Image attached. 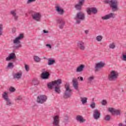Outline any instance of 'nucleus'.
<instances>
[{
    "label": "nucleus",
    "instance_id": "20",
    "mask_svg": "<svg viewBox=\"0 0 126 126\" xmlns=\"http://www.w3.org/2000/svg\"><path fill=\"white\" fill-rule=\"evenodd\" d=\"M85 68V65L83 64H81L78 66L76 69V72H82L83 70H84V68Z\"/></svg>",
    "mask_w": 126,
    "mask_h": 126
},
{
    "label": "nucleus",
    "instance_id": "23",
    "mask_svg": "<svg viewBox=\"0 0 126 126\" xmlns=\"http://www.w3.org/2000/svg\"><path fill=\"white\" fill-rule=\"evenodd\" d=\"M73 82V87H74V89L78 91V82L77 81V79H73L72 80Z\"/></svg>",
    "mask_w": 126,
    "mask_h": 126
},
{
    "label": "nucleus",
    "instance_id": "26",
    "mask_svg": "<svg viewBox=\"0 0 126 126\" xmlns=\"http://www.w3.org/2000/svg\"><path fill=\"white\" fill-rule=\"evenodd\" d=\"M77 121H78L80 123H84L86 121V120L83 119V117L80 116V115H78L76 117Z\"/></svg>",
    "mask_w": 126,
    "mask_h": 126
},
{
    "label": "nucleus",
    "instance_id": "34",
    "mask_svg": "<svg viewBox=\"0 0 126 126\" xmlns=\"http://www.w3.org/2000/svg\"><path fill=\"white\" fill-rule=\"evenodd\" d=\"M104 121L109 122V121H110V120H111V116L109 115H106V116L104 118Z\"/></svg>",
    "mask_w": 126,
    "mask_h": 126
},
{
    "label": "nucleus",
    "instance_id": "32",
    "mask_svg": "<svg viewBox=\"0 0 126 126\" xmlns=\"http://www.w3.org/2000/svg\"><path fill=\"white\" fill-rule=\"evenodd\" d=\"M33 59L36 63H40L41 62V58L38 56H34Z\"/></svg>",
    "mask_w": 126,
    "mask_h": 126
},
{
    "label": "nucleus",
    "instance_id": "17",
    "mask_svg": "<svg viewBox=\"0 0 126 126\" xmlns=\"http://www.w3.org/2000/svg\"><path fill=\"white\" fill-rule=\"evenodd\" d=\"M15 59H16V55H15V53H10L9 56L6 58V61H9Z\"/></svg>",
    "mask_w": 126,
    "mask_h": 126
},
{
    "label": "nucleus",
    "instance_id": "7",
    "mask_svg": "<svg viewBox=\"0 0 126 126\" xmlns=\"http://www.w3.org/2000/svg\"><path fill=\"white\" fill-rule=\"evenodd\" d=\"M106 63L103 62H100L98 63H97L94 67V70L95 72H98L99 70L100 69V68L104 67Z\"/></svg>",
    "mask_w": 126,
    "mask_h": 126
},
{
    "label": "nucleus",
    "instance_id": "31",
    "mask_svg": "<svg viewBox=\"0 0 126 126\" xmlns=\"http://www.w3.org/2000/svg\"><path fill=\"white\" fill-rule=\"evenodd\" d=\"M32 85H38L39 84V81H38V80L33 79L32 82Z\"/></svg>",
    "mask_w": 126,
    "mask_h": 126
},
{
    "label": "nucleus",
    "instance_id": "36",
    "mask_svg": "<svg viewBox=\"0 0 126 126\" xmlns=\"http://www.w3.org/2000/svg\"><path fill=\"white\" fill-rule=\"evenodd\" d=\"M5 101L7 102H6L7 106H11L12 103H11V102H10V99L9 98L6 99Z\"/></svg>",
    "mask_w": 126,
    "mask_h": 126
},
{
    "label": "nucleus",
    "instance_id": "9",
    "mask_svg": "<svg viewBox=\"0 0 126 126\" xmlns=\"http://www.w3.org/2000/svg\"><path fill=\"white\" fill-rule=\"evenodd\" d=\"M32 19L33 20H35L37 22H40V21H41L42 15H41V14L39 13H35L32 14Z\"/></svg>",
    "mask_w": 126,
    "mask_h": 126
},
{
    "label": "nucleus",
    "instance_id": "50",
    "mask_svg": "<svg viewBox=\"0 0 126 126\" xmlns=\"http://www.w3.org/2000/svg\"><path fill=\"white\" fill-rule=\"evenodd\" d=\"M80 79L81 81H83V77H80Z\"/></svg>",
    "mask_w": 126,
    "mask_h": 126
},
{
    "label": "nucleus",
    "instance_id": "12",
    "mask_svg": "<svg viewBox=\"0 0 126 126\" xmlns=\"http://www.w3.org/2000/svg\"><path fill=\"white\" fill-rule=\"evenodd\" d=\"M52 125L53 126H60V117L59 116L56 115L53 117Z\"/></svg>",
    "mask_w": 126,
    "mask_h": 126
},
{
    "label": "nucleus",
    "instance_id": "33",
    "mask_svg": "<svg viewBox=\"0 0 126 126\" xmlns=\"http://www.w3.org/2000/svg\"><path fill=\"white\" fill-rule=\"evenodd\" d=\"M102 39H103V36L101 35H98L96 37V40L97 41V42H101L102 41Z\"/></svg>",
    "mask_w": 126,
    "mask_h": 126
},
{
    "label": "nucleus",
    "instance_id": "29",
    "mask_svg": "<svg viewBox=\"0 0 126 126\" xmlns=\"http://www.w3.org/2000/svg\"><path fill=\"white\" fill-rule=\"evenodd\" d=\"M11 14L13 15L15 20L17 21L18 19V16L16 15V13H15V12L13 11H11Z\"/></svg>",
    "mask_w": 126,
    "mask_h": 126
},
{
    "label": "nucleus",
    "instance_id": "53",
    "mask_svg": "<svg viewBox=\"0 0 126 126\" xmlns=\"http://www.w3.org/2000/svg\"><path fill=\"white\" fill-rule=\"evenodd\" d=\"M43 70L45 71V69H43Z\"/></svg>",
    "mask_w": 126,
    "mask_h": 126
},
{
    "label": "nucleus",
    "instance_id": "16",
    "mask_svg": "<svg viewBox=\"0 0 126 126\" xmlns=\"http://www.w3.org/2000/svg\"><path fill=\"white\" fill-rule=\"evenodd\" d=\"M108 111L111 113L112 115H120L121 111L119 110H116L113 108H109Z\"/></svg>",
    "mask_w": 126,
    "mask_h": 126
},
{
    "label": "nucleus",
    "instance_id": "6",
    "mask_svg": "<svg viewBox=\"0 0 126 126\" xmlns=\"http://www.w3.org/2000/svg\"><path fill=\"white\" fill-rule=\"evenodd\" d=\"M84 2H85V0H78V3L75 5V8H76V10L80 11L82 9V6Z\"/></svg>",
    "mask_w": 126,
    "mask_h": 126
},
{
    "label": "nucleus",
    "instance_id": "46",
    "mask_svg": "<svg viewBox=\"0 0 126 126\" xmlns=\"http://www.w3.org/2000/svg\"><path fill=\"white\" fill-rule=\"evenodd\" d=\"M80 20H80V19L77 20L76 21V24H80V22H81V21H80Z\"/></svg>",
    "mask_w": 126,
    "mask_h": 126
},
{
    "label": "nucleus",
    "instance_id": "25",
    "mask_svg": "<svg viewBox=\"0 0 126 126\" xmlns=\"http://www.w3.org/2000/svg\"><path fill=\"white\" fill-rule=\"evenodd\" d=\"M47 61L48 65H53L54 63H56V61L52 58L47 59Z\"/></svg>",
    "mask_w": 126,
    "mask_h": 126
},
{
    "label": "nucleus",
    "instance_id": "44",
    "mask_svg": "<svg viewBox=\"0 0 126 126\" xmlns=\"http://www.w3.org/2000/svg\"><path fill=\"white\" fill-rule=\"evenodd\" d=\"M34 1H36V0H28L27 1V3L29 4V3H31V2H33Z\"/></svg>",
    "mask_w": 126,
    "mask_h": 126
},
{
    "label": "nucleus",
    "instance_id": "49",
    "mask_svg": "<svg viewBox=\"0 0 126 126\" xmlns=\"http://www.w3.org/2000/svg\"><path fill=\"white\" fill-rule=\"evenodd\" d=\"M85 33L86 34H88L89 33V31H88V30L85 31Z\"/></svg>",
    "mask_w": 126,
    "mask_h": 126
},
{
    "label": "nucleus",
    "instance_id": "52",
    "mask_svg": "<svg viewBox=\"0 0 126 126\" xmlns=\"http://www.w3.org/2000/svg\"><path fill=\"white\" fill-rule=\"evenodd\" d=\"M14 29H13V33H15V29H14V30H13Z\"/></svg>",
    "mask_w": 126,
    "mask_h": 126
},
{
    "label": "nucleus",
    "instance_id": "3",
    "mask_svg": "<svg viewBox=\"0 0 126 126\" xmlns=\"http://www.w3.org/2000/svg\"><path fill=\"white\" fill-rule=\"evenodd\" d=\"M104 3H109L110 5V7L112 8V10H118V1L117 0H105L104 1Z\"/></svg>",
    "mask_w": 126,
    "mask_h": 126
},
{
    "label": "nucleus",
    "instance_id": "18",
    "mask_svg": "<svg viewBox=\"0 0 126 126\" xmlns=\"http://www.w3.org/2000/svg\"><path fill=\"white\" fill-rule=\"evenodd\" d=\"M57 22L59 24V28L60 29H63L65 24L64 21L63 19H58Z\"/></svg>",
    "mask_w": 126,
    "mask_h": 126
},
{
    "label": "nucleus",
    "instance_id": "45",
    "mask_svg": "<svg viewBox=\"0 0 126 126\" xmlns=\"http://www.w3.org/2000/svg\"><path fill=\"white\" fill-rule=\"evenodd\" d=\"M122 60H123V61H126V55H123Z\"/></svg>",
    "mask_w": 126,
    "mask_h": 126
},
{
    "label": "nucleus",
    "instance_id": "30",
    "mask_svg": "<svg viewBox=\"0 0 126 126\" xmlns=\"http://www.w3.org/2000/svg\"><path fill=\"white\" fill-rule=\"evenodd\" d=\"M87 97H81V101L83 105H84V104H86V103H87Z\"/></svg>",
    "mask_w": 126,
    "mask_h": 126
},
{
    "label": "nucleus",
    "instance_id": "2",
    "mask_svg": "<svg viewBox=\"0 0 126 126\" xmlns=\"http://www.w3.org/2000/svg\"><path fill=\"white\" fill-rule=\"evenodd\" d=\"M65 91L64 93L63 98H64V99L70 98L71 95H72V90L70 89L69 88V84L67 83L65 85Z\"/></svg>",
    "mask_w": 126,
    "mask_h": 126
},
{
    "label": "nucleus",
    "instance_id": "15",
    "mask_svg": "<svg viewBox=\"0 0 126 126\" xmlns=\"http://www.w3.org/2000/svg\"><path fill=\"white\" fill-rule=\"evenodd\" d=\"M101 116V113H100V111L98 110V109H95L94 110L93 117L95 120H98L99 119Z\"/></svg>",
    "mask_w": 126,
    "mask_h": 126
},
{
    "label": "nucleus",
    "instance_id": "22",
    "mask_svg": "<svg viewBox=\"0 0 126 126\" xmlns=\"http://www.w3.org/2000/svg\"><path fill=\"white\" fill-rule=\"evenodd\" d=\"M55 9L56 11H57V12H58V13L60 14V15H63V14L64 13V11L63 10V9H62V8L60 7V6H56Z\"/></svg>",
    "mask_w": 126,
    "mask_h": 126
},
{
    "label": "nucleus",
    "instance_id": "35",
    "mask_svg": "<svg viewBox=\"0 0 126 126\" xmlns=\"http://www.w3.org/2000/svg\"><path fill=\"white\" fill-rule=\"evenodd\" d=\"M13 63H9L7 67V68H13Z\"/></svg>",
    "mask_w": 126,
    "mask_h": 126
},
{
    "label": "nucleus",
    "instance_id": "41",
    "mask_svg": "<svg viewBox=\"0 0 126 126\" xmlns=\"http://www.w3.org/2000/svg\"><path fill=\"white\" fill-rule=\"evenodd\" d=\"M9 90L10 92H12V93H13L15 91V88L12 87H11L9 89Z\"/></svg>",
    "mask_w": 126,
    "mask_h": 126
},
{
    "label": "nucleus",
    "instance_id": "14",
    "mask_svg": "<svg viewBox=\"0 0 126 126\" xmlns=\"http://www.w3.org/2000/svg\"><path fill=\"white\" fill-rule=\"evenodd\" d=\"M75 18L76 19H79L80 20H84L85 19V14L81 11L77 13Z\"/></svg>",
    "mask_w": 126,
    "mask_h": 126
},
{
    "label": "nucleus",
    "instance_id": "54",
    "mask_svg": "<svg viewBox=\"0 0 126 126\" xmlns=\"http://www.w3.org/2000/svg\"><path fill=\"white\" fill-rule=\"evenodd\" d=\"M44 59H46V58H44Z\"/></svg>",
    "mask_w": 126,
    "mask_h": 126
},
{
    "label": "nucleus",
    "instance_id": "38",
    "mask_svg": "<svg viewBox=\"0 0 126 126\" xmlns=\"http://www.w3.org/2000/svg\"><path fill=\"white\" fill-rule=\"evenodd\" d=\"M90 107L92 108V109H94V108L96 107V104L95 102H93L90 105Z\"/></svg>",
    "mask_w": 126,
    "mask_h": 126
},
{
    "label": "nucleus",
    "instance_id": "10",
    "mask_svg": "<svg viewBox=\"0 0 126 126\" xmlns=\"http://www.w3.org/2000/svg\"><path fill=\"white\" fill-rule=\"evenodd\" d=\"M87 12L89 15H91V13L96 14L98 12V10L96 7L87 8Z\"/></svg>",
    "mask_w": 126,
    "mask_h": 126
},
{
    "label": "nucleus",
    "instance_id": "40",
    "mask_svg": "<svg viewBox=\"0 0 126 126\" xmlns=\"http://www.w3.org/2000/svg\"><path fill=\"white\" fill-rule=\"evenodd\" d=\"M22 96H19L15 98V101H20V100H22Z\"/></svg>",
    "mask_w": 126,
    "mask_h": 126
},
{
    "label": "nucleus",
    "instance_id": "13",
    "mask_svg": "<svg viewBox=\"0 0 126 126\" xmlns=\"http://www.w3.org/2000/svg\"><path fill=\"white\" fill-rule=\"evenodd\" d=\"M116 17V15L114 13H111L105 16L102 17L101 19L103 20H108V19H111V18H115Z\"/></svg>",
    "mask_w": 126,
    "mask_h": 126
},
{
    "label": "nucleus",
    "instance_id": "5",
    "mask_svg": "<svg viewBox=\"0 0 126 126\" xmlns=\"http://www.w3.org/2000/svg\"><path fill=\"white\" fill-rule=\"evenodd\" d=\"M57 84H62V80L58 79L57 80H55L51 82L48 83L47 84V87L49 89L52 90L53 88H54V87H55V85H57Z\"/></svg>",
    "mask_w": 126,
    "mask_h": 126
},
{
    "label": "nucleus",
    "instance_id": "28",
    "mask_svg": "<svg viewBox=\"0 0 126 126\" xmlns=\"http://www.w3.org/2000/svg\"><path fill=\"white\" fill-rule=\"evenodd\" d=\"M94 76H92L89 77H88L87 79V83H91L93 80H94Z\"/></svg>",
    "mask_w": 126,
    "mask_h": 126
},
{
    "label": "nucleus",
    "instance_id": "48",
    "mask_svg": "<svg viewBox=\"0 0 126 126\" xmlns=\"http://www.w3.org/2000/svg\"><path fill=\"white\" fill-rule=\"evenodd\" d=\"M43 33H44V34H46L47 33H49V31H46L45 30H43Z\"/></svg>",
    "mask_w": 126,
    "mask_h": 126
},
{
    "label": "nucleus",
    "instance_id": "19",
    "mask_svg": "<svg viewBox=\"0 0 126 126\" xmlns=\"http://www.w3.org/2000/svg\"><path fill=\"white\" fill-rule=\"evenodd\" d=\"M77 46L80 50H81L82 51H84L85 50V45L83 41H78Z\"/></svg>",
    "mask_w": 126,
    "mask_h": 126
},
{
    "label": "nucleus",
    "instance_id": "8",
    "mask_svg": "<svg viewBox=\"0 0 126 126\" xmlns=\"http://www.w3.org/2000/svg\"><path fill=\"white\" fill-rule=\"evenodd\" d=\"M47 96L42 94L37 96V103H39V104H43V103H45L47 101Z\"/></svg>",
    "mask_w": 126,
    "mask_h": 126
},
{
    "label": "nucleus",
    "instance_id": "42",
    "mask_svg": "<svg viewBox=\"0 0 126 126\" xmlns=\"http://www.w3.org/2000/svg\"><path fill=\"white\" fill-rule=\"evenodd\" d=\"M25 68L26 71H29L30 68H29V66L28 65L25 64Z\"/></svg>",
    "mask_w": 126,
    "mask_h": 126
},
{
    "label": "nucleus",
    "instance_id": "39",
    "mask_svg": "<svg viewBox=\"0 0 126 126\" xmlns=\"http://www.w3.org/2000/svg\"><path fill=\"white\" fill-rule=\"evenodd\" d=\"M2 24H0V36L2 35Z\"/></svg>",
    "mask_w": 126,
    "mask_h": 126
},
{
    "label": "nucleus",
    "instance_id": "24",
    "mask_svg": "<svg viewBox=\"0 0 126 126\" xmlns=\"http://www.w3.org/2000/svg\"><path fill=\"white\" fill-rule=\"evenodd\" d=\"M54 87L55 92L60 94L61 93V86H60V84H56Z\"/></svg>",
    "mask_w": 126,
    "mask_h": 126
},
{
    "label": "nucleus",
    "instance_id": "51",
    "mask_svg": "<svg viewBox=\"0 0 126 126\" xmlns=\"http://www.w3.org/2000/svg\"><path fill=\"white\" fill-rule=\"evenodd\" d=\"M119 126H126V125L123 126V124L120 123L119 125Z\"/></svg>",
    "mask_w": 126,
    "mask_h": 126
},
{
    "label": "nucleus",
    "instance_id": "21",
    "mask_svg": "<svg viewBox=\"0 0 126 126\" xmlns=\"http://www.w3.org/2000/svg\"><path fill=\"white\" fill-rule=\"evenodd\" d=\"M22 77V72H17L13 74V77L14 79H20Z\"/></svg>",
    "mask_w": 126,
    "mask_h": 126
},
{
    "label": "nucleus",
    "instance_id": "4",
    "mask_svg": "<svg viewBox=\"0 0 126 126\" xmlns=\"http://www.w3.org/2000/svg\"><path fill=\"white\" fill-rule=\"evenodd\" d=\"M119 77V73L115 70H112L108 75V79L110 81H115Z\"/></svg>",
    "mask_w": 126,
    "mask_h": 126
},
{
    "label": "nucleus",
    "instance_id": "47",
    "mask_svg": "<svg viewBox=\"0 0 126 126\" xmlns=\"http://www.w3.org/2000/svg\"><path fill=\"white\" fill-rule=\"evenodd\" d=\"M46 47H49V49H52V46L50 44H46Z\"/></svg>",
    "mask_w": 126,
    "mask_h": 126
},
{
    "label": "nucleus",
    "instance_id": "11",
    "mask_svg": "<svg viewBox=\"0 0 126 126\" xmlns=\"http://www.w3.org/2000/svg\"><path fill=\"white\" fill-rule=\"evenodd\" d=\"M50 75L51 74H50V72L48 71H44L42 72L41 74L40 77L41 79H43L44 80H46L47 79H49L50 78Z\"/></svg>",
    "mask_w": 126,
    "mask_h": 126
},
{
    "label": "nucleus",
    "instance_id": "37",
    "mask_svg": "<svg viewBox=\"0 0 126 126\" xmlns=\"http://www.w3.org/2000/svg\"><path fill=\"white\" fill-rule=\"evenodd\" d=\"M116 48V45H115V43H112L110 44H109V48L110 49H115Z\"/></svg>",
    "mask_w": 126,
    "mask_h": 126
},
{
    "label": "nucleus",
    "instance_id": "27",
    "mask_svg": "<svg viewBox=\"0 0 126 126\" xmlns=\"http://www.w3.org/2000/svg\"><path fill=\"white\" fill-rule=\"evenodd\" d=\"M2 98L4 99V100H7L8 99H9L8 98V93L4 92L3 94H2Z\"/></svg>",
    "mask_w": 126,
    "mask_h": 126
},
{
    "label": "nucleus",
    "instance_id": "1",
    "mask_svg": "<svg viewBox=\"0 0 126 126\" xmlns=\"http://www.w3.org/2000/svg\"><path fill=\"white\" fill-rule=\"evenodd\" d=\"M23 38H24V35L22 33H21L18 36L16 37L15 39L13 40V44L15 45L13 46L14 49L17 50V49H19V48H21V47H22L20 40H22Z\"/></svg>",
    "mask_w": 126,
    "mask_h": 126
},
{
    "label": "nucleus",
    "instance_id": "43",
    "mask_svg": "<svg viewBox=\"0 0 126 126\" xmlns=\"http://www.w3.org/2000/svg\"><path fill=\"white\" fill-rule=\"evenodd\" d=\"M101 104L102 105H103V106H105V105H106L107 104V101L105 100H103L101 102Z\"/></svg>",
    "mask_w": 126,
    "mask_h": 126
}]
</instances>
